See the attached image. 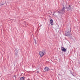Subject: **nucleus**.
<instances>
[{
    "label": "nucleus",
    "mask_w": 80,
    "mask_h": 80,
    "mask_svg": "<svg viewBox=\"0 0 80 80\" xmlns=\"http://www.w3.org/2000/svg\"><path fill=\"white\" fill-rule=\"evenodd\" d=\"M65 7H64V6H63V7L62 10L59 11L58 13H59L60 14H62V13H65Z\"/></svg>",
    "instance_id": "obj_1"
},
{
    "label": "nucleus",
    "mask_w": 80,
    "mask_h": 80,
    "mask_svg": "<svg viewBox=\"0 0 80 80\" xmlns=\"http://www.w3.org/2000/svg\"><path fill=\"white\" fill-rule=\"evenodd\" d=\"M44 53H45V52H43L41 51L39 52V55H40L41 57H42L44 55Z\"/></svg>",
    "instance_id": "obj_2"
},
{
    "label": "nucleus",
    "mask_w": 80,
    "mask_h": 80,
    "mask_svg": "<svg viewBox=\"0 0 80 80\" xmlns=\"http://www.w3.org/2000/svg\"><path fill=\"white\" fill-rule=\"evenodd\" d=\"M68 31H69V30H68V32H65L66 36H69V35H70V33H69V32H68Z\"/></svg>",
    "instance_id": "obj_3"
},
{
    "label": "nucleus",
    "mask_w": 80,
    "mask_h": 80,
    "mask_svg": "<svg viewBox=\"0 0 80 80\" xmlns=\"http://www.w3.org/2000/svg\"><path fill=\"white\" fill-rule=\"evenodd\" d=\"M44 70L45 72H47V71H49L50 70V69L49 68H48V67H46L44 68Z\"/></svg>",
    "instance_id": "obj_4"
},
{
    "label": "nucleus",
    "mask_w": 80,
    "mask_h": 80,
    "mask_svg": "<svg viewBox=\"0 0 80 80\" xmlns=\"http://www.w3.org/2000/svg\"><path fill=\"white\" fill-rule=\"evenodd\" d=\"M61 49L63 52H65L66 51V49L65 48L61 47Z\"/></svg>",
    "instance_id": "obj_5"
},
{
    "label": "nucleus",
    "mask_w": 80,
    "mask_h": 80,
    "mask_svg": "<svg viewBox=\"0 0 80 80\" xmlns=\"http://www.w3.org/2000/svg\"><path fill=\"white\" fill-rule=\"evenodd\" d=\"M50 23L51 25H53V21L52 19H51V20H50Z\"/></svg>",
    "instance_id": "obj_6"
},
{
    "label": "nucleus",
    "mask_w": 80,
    "mask_h": 80,
    "mask_svg": "<svg viewBox=\"0 0 80 80\" xmlns=\"http://www.w3.org/2000/svg\"><path fill=\"white\" fill-rule=\"evenodd\" d=\"M66 9L67 10H71V8L70 7V5H69L68 7H66Z\"/></svg>",
    "instance_id": "obj_7"
},
{
    "label": "nucleus",
    "mask_w": 80,
    "mask_h": 80,
    "mask_svg": "<svg viewBox=\"0 0 80 80\" xmlns=\"http://www.w3.org/2000/svg\"><path fill=\"white\" fill-rule=\"evenodd\" d=\"M15 53H18V49H16L15 51Z\"/></svg>",
    "instance_id": "obj_8"
},
{
    "label": "nucleus",
    "mask_w": 80,
    "mask_h": 80,
    "mask_svg": "<svg viewBox=\"0 0 80 80\" xmlns=\"http://www.w3.org/2000/svg\"><path fill=\"white\" fill-rule=\"evenodd\" d=\"M20 80H24V78L23 77H21Z\"/></svg>",
    "instance_id": "obj_9"
},
{
    "label": "nucleus",
    "mask_w": 80,
    "mask_h": 80,
    "mask_svg": "<svg viewBox=\"0 0 80 80\" xmlns=\"http://www.w3.org/2000/svg\"><path fill=\"white\" fill-rule=\"evenodd\" d=\"M4 5V3H2V4H0V7H1V6H2V5Z\"/></svg>",
    "instance_id": "obj_10"
},
{
    "label": "nucleus",
    "mask_w": 80,
    "mask_h": 80,
    "mask_svg": "<svg viewBox=\"0 0 80 80\" xmlns=\"http://www.w3.org/2000/svg\"><path fill=\"white\" fill-rule=\"evenodd\" d=\"M16 77H16V76H15V75H14L13 76V78H16Z\"/></svg>",
    "instance_id": "obj_11"
},
{
    "label": "nucleus",
    "mask_w": 80,
    "mask_h": 80,
    "mask_svg": "<svg viewBox=\"0 0 80 80\" xmlns=\"http://www.w3.org/2000/svg\"><path fill=\"white\" fill-rule=\"evenodd\" d=\"M35 44L36 45L37 44V42H35Z\"/></svg>",
    "instance_id": "obj_12"
},
{
    "label": "nucleus",
    "mask_w": 80,
    "mask_h": 80,
    "mask_svg": "<svg viewBox=\"0 0 80 80\" xmlns=\"http://www.w3.org/2000/svg\"><path fill=\"white\" fill-rule=\"evenodd\" d=\"M34 40H35V42H36V40L34 39Z\"/></svg>",
    "instance_id": "obj_13"
},
{
    "label": "nucleus",
    "mask_w": 80,
    "mask_h": 80,
    "mask_svg": "<svg viewBox=\"0 0 80 80\" xmlns=\"http://www.w3.org/2000/svg\"><path fill=\"white\" fill-rule=\"evenodd\" d=\"M38 73V72H37V73Z\"/></svg>",
    "instance_id": "obj_14"
},
{
    "label": "nucleus",
    "mask_w": 80,
    "mask_h": 80,
    "mask_svg": "<svg viewBox=\"0 0 80 80\" xmlns=\"http://www.w3.org/2000/svg\"><path fill=\"white\" fill-rule=\"evenodd\" d=\"M51 12V13H52V12Z\"/></svg>",
    "instance_id": "obj_15"
},
{
    "label": "nucleus",
    "mask_w": 80,
    "mask_h": 80,
    "mask_svg": "<svg viewBox=\"0 0 80 80\" xmlns=\"http://www.w3.org/2000/svg\"><path fill=\"white\" fill-rule=\"evenodd\" d=\"M53 15H54V13L53 14Z\"/></svg>",
    "instance_id": "obj_16"
}]
</instances>
